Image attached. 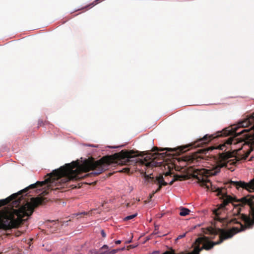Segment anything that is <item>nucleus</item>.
<instances>
[{
	"label": "nucleus",
	"mask_w": 254,
	"mask_h": 254,
	"mask_svg": "<svg viewBox=\"0 0 254 254\" xmlns=\"http://www.w3.org/2000/svg\"><path fill=\"white\" fill-rule=\"evenodd\" d=\"M115 244H116V245H118V244H121V241L120 240H118V241H115Z\"/></svg>",
	"instance_id": "obj_21"
},
{
	"label": "nucleus",
	"mask_w": 254,
	"mask_h": 254,
	"mask_svg": "<svg viewBox=\"0 0 254 254\" xmlns=\"http://www.w3.org/2000/svg\"><path fill=\"white\" fill-rule=\"evenodd\" d=\"M233 157V154L229 151L219 153V160L217 162V165L213 170H210L206 169H193L190 168V171L192 173V177L197 180V183L203 187H205L207 189H210L213 192H216L217 196H221V198L223 200L222 203L218 205V207L213 210V213L215 215L214 219L219 222H223L225 217H221V215L225 211V207L229 203H231L234 206L233 209L234 214H237L239 216L237 218L239 220H241V209L239 207L240 205H248V203H244L242 201V197L240 199L237 200L235 198L228 195L226 192V189L223 188H216L213 186L210 181L207 179V177L210 176L216 175L220 171V169L222 167H228V164L235 165L236 163L235 159H231Z\"/></svg>",
	"instance_id": "obj_2"
},
{
	"label": "nucleus",
	"mask_w": 254,
	"mask_h": 254,
	"mask_svg": "<svg viewBox=\"0 0 254 254\" xmlns=\"http://www.w3.org/2000/svg\"><path fill=\"white\" fill-rule=\"evenodd\" d=\"M47 122H44L43 120H40L38 121V125L39 127L44 126L46 124H47Z\"/></svg>",
	"instance_id": "obj_14"
},
{
	"label": "nucleus",
	"mask_w": 254,
	"mask_h": 254,
	"mask_svg": "<svg viewBox=\"0 0 254 254\" xmlns=\"http://www.w3.org/2000/svg\"><path fill=\"white\" fill-rule=\"evenodd\" d=\"M111 173H109V176H111Z\"/></svg>",
	"instance_id": "obj_25"
},
{
	"label": "nucleus",
	"mask_w": 254,
	"mask_h": 254,
	"mask_svg": "<svg viewBox=\"0 0 254 254\" xmlns=\"http://www.w3.org/2000/svg\"><path fill=\"white\" fill-rule=\"evenodd\" d=\"M155 181L158 182V184L160 185L162 187V186H167L168 184L164 180V178L162 175H160L157 177Z\"/></svg>",
	"instance_id": "obj_7"
},
{
	"label": "nucleus",
	"mask_w": 254,
	"mask_h": 254,
	"mask_svg": "<svg viewBox=\"0 0 254 254\" xmlns=\"http://www.w3.org/2000/svg\"><path fill=\"white\" fill-rule=\"evenodd\" d=\"M87 254H98V252L96 250L93 249L90 250Z\"/></svg>",
	"instance_id": "obj_16"
},
{
	"label": "nucleus",
	"mask_w": 254,
	"mask_h": 254,
	"mask_svg": "<svg viewBox=\"0 0 254 254\" xmlns=\"http://www.w3.org/2000/svg\"><path fill=\"white\" fill-rule=\"evenodd\" d=\"M190 212V210L186 208L182 207L181 208V211L180 212V215L181 216H186L189 214Z\"/></svg>",
	"instance_id": "obj_9"
},
{
	"label": "nucleus",
	"mask_w": 254,
	"mask_h": 254,
	"mask_svg": "<svg viewBox=\"0 0 254 254\" xmlns=\"http://www.w3.org/2000/svg\"><path fill=\"white\" fill-rule=\"evenodd\" d=\"M161 188H162V187L160 185H159L158 188L157 189V190L153 192V194H155V193L159 192L161 190Z\"/></svg>",
	"instance_id": "obj_17"
},
{
	"label": "nucleus",
	"mask_w": 254,
	"mask_h": 254,
	"mask_svg": "<svg viewBox=\"0 0 254 254\" xmlns=\"http://www.w3.org/2000/svg\"><path fill=\"white\" fill-rule=\"evenodd\" d=\"M174 178L176 181H182L188 179L187 175H176L174 176Z\"/></svg>",
	"instance_id": "obj_8"
},
{
	"label": "nucleus",
	"mask_w": 254,
	"mask_h": 254,
	"mask_svg": "<svg viewBox=\"0 0 254 254\" xmlns=\"http://www.w3.org/2000/svg\"><path fill=\"white\" fill-rule=\"evenodd\" d=\"M185 236H186V234H185H185H183V235H179V236L178 237L177 239H182V238H183L185 237Z\"/></svg>",
	"instance_id": "obj_19"
},
{
	"label": "nucleus",
	"mask_w": 254,
	"mask_h": 254,
	"mask_svg": "<svg viewBox=\"0 0 254 254\" xmlns=\"http://www.w3.org/2000/svg\"><path fill=\"white\" fill-rule=\"evenodd\" d=\"M156 156L153 158H149L148 161L147 157L143 160H140L138 158V152L133 150H123L118 153L112 154V166L115 164L120 165H125L127 166H134L137 162H140L141 164L145 165L146 167H152L156 166V163L153 160L157 157L164 158L166 153H155Z\"/></svg>",
	"instance_id": "obj_3"
},
{
	"label": "nucleus",
	"mask_w": 254,
	"mask_h": 254,
	"mask_svg": "<svg viewBox=\"0 0 254 254\" xmlns=\"http://www.w3.org/2000/svg\"><path fill=\"white\" fill-rule=\"evenodd\" d=\"M93 176H96V161L91 157L85 159L78 166L75 162L66 164L48 174L44 181H37L17 193L0 200V229L7 230L18 227L32 215L35 208L45 203L44 198H29L28 193L23 194L30 189L45 186V190L42 194L45 195L49 190L64 188L70 181Z\"/></svg>",
	"instance_id": "obj_1"
},
{
	"label": "nucleus",
	"mask_w": 254,
	"mask_h": 254,
	"mask_svg": "<svg viewBox=\"0 0 254 254\" xmlns=\"http://www.w3.org/2000/svg\"><path fill=\"white\" fill-rule=\"evenodd\" d=\"M108 252V247L107 245H104L99 252V254H106Z\"/></svg>",
	"instance_id": "obj_11"
},
{
	"label": "nucleus",
	"mask_w": 254,
	"mask_h": 254,
	"mask_svg": "<svg viewBox=\"0 0 254 254\" xmlns=\"http://www.w3.org/2000/svg\"><path fill=\"white\" fill-rule=\"evenodd\" d=\"M213 149V148L207 147V148L200 150V152L203 153V154H206V152H208L209 150H212Z\"/></svg>",
	"instance_id": "obj_13"
},
{
	"label": "nucleus",
	"mask_w": 254,
	"mask_h": 254,
	"mask_svg": "<svg viewBox=\"0 0 254 254\" xmlns=\"http://www.w3.org/2000/svg\"><path fill=\"white\" fill-rule=\"evenodd\" d=\"M141 174H142L144 178L146 179V180L148 181H149L150 180L151 181L156 182L155 180H154V177H152L150 176L151 174L147 175L145 172H142Z\"/></svg>",
	"instance_id": "obj_10"
},
{
	"label": "nucleus",
	"mask_w": 254,
	"mask_h": 254,
	"mask_svg": "<svg viewBox=\"0 0 254 254\" xmlns=\"http://www.w3.org/2000/svg\"><path fill=\"white\" fill-rule=\"evenodd\" d=\"M190 145H186L184 146L178 147L177 148H159L157 147H154L153 148V151H177L176 153H181L185 152L188 149H187Z\"/></svg>",
	"instance_id": "obj_5"
},
{
	"label": "nucleus",
	"mask_w": 254,
	"mask_h": 254,
	"mask_svg": "<svg viewBox=\"0 0 254 254\" xmlns=\"http://www.w3.org/2000/svg\"><path fill=\"white\" fill-rule=\"evenodd\" d=\"M135 168H129L128 167H125L123 168V169L118 171V172H121V173H124L127 174H131L135 171Z\"/></svg>",
	"instance_id": "obj_6"
},
{
	"label": "nucleus",
	"mask_w": 254,
	"mask_h": 254,
	"mask_svg": "<svg viewBox=\"0 0 254 254\" xmlns=\"http://www.w3.org/2000/svg\"><path fill=\"white\" fill-rule=\"evenodd\" d=\"M170 172H167V173L165 174V176H167L170 175Z\"/></svg>",
	"instance_id": "obj_23"
},
{
	"label": "nucleus",
	"mask_w": 254,
	"mask_h": 254,
	"mask_svg": "<svg viewBox=\"0 0 254 254\" xmlns=\"http://www.w3.org/2000/svg\"><path fill=\"white\" fill-rule=\"evenodd\" d=\"M124 249H125V248L123 247L121 249H112V254H116L118 251H123V250H124Z\"/></svg>",
	"instance_id": "obj_15"
},
{
	"label": "nucleus",
	"mask_w": 254,
	"mask_h": 254,
	"mask_svg": "<svg viewBox=\"0 0 254 254\" xmlns=\"http://www.w3.org/2000/svg\"><path fill=\"white\" fill-rule=\"evenodd\" d=\"M136 216H137V213H135V214H132V215H129V216H127V217H126L124 219V220L125 221H127V220H130V219H132L134 218Z\"/></svg>",
	"instance_id": "obj_12"
},
{
	"label": "nucleus",
	"mask_w": 254,
	"mask_h": 254,
	"mask_svg": "<svg viewBox=\"0 0 254 254\" xmlns=\"http://www.w3.org/2000/svg\"><path fill=\"white\" fill-rule=\"evenodd\" d=\"M176 181V180H175V179L174 178L169 183V185H173V183Z\"/></svg>",
	"instance_id": "obj_20"
},
{
	"label": "nucleus",
	"mask_w": 254,
	"mask_h": 254,
	"mask_svg": "<svg viewBox=\"0 0 254 254\" xmlns=\"http://www.w3.org/2000/svg\"><path fill=\"white\" fill-rule=\"evenodd\" d=\"M101 233L102 236L103 238L106 237V235L105 231L103 230H101Z\"/></svg>",
	"instance_id": "obj_18"
},
{
	"label": "nucleus",
	"mask_w": 254,
	"mask_h": 254,
	"mask_svg": "<svg viewBox=\"0 0 254 254\" xmlns=\"http://www.w3.org/2000/svg\"><path fill=\"white\" fill-rule=\"evenodd\" d=\"M154 194H153V192L152 193V194H150V196H149V197H150V199H151L153 196L154 195Z\"/></svg>",
	"instance_id": "obj_22"
},
{
	"label": "nucleus",
	"mask_w": 254,
	"mask_h": 254,
	"mask_svg": "<svg viewBox=\"0 0 254 254\" xmlns=\"http://www.w3.org/2000/svg\"><path fill=\"white\" fill-rule=\"evenodd\" d=\"M242 201L244 203H248L250 207V215L243 216V219L249 227L254 225V195H248L243 197Z\"/></svg>",
	"instance_id": "obj_4"
},
{
	"label": "nucleus",
	"mask_w": 254,
	"mask_h": 254,
	"mask_svg": "<svg viewBox=\"0 0 254 254\" xmlns=\"http://www.w3.org/2000/svg\"><path fill=\"white\" fill-rule=\"evenodd\" d=\"M112 148H117V147H116V146H112Z\"/></svg>",
	"instance_id": "obj_24"
}]
</instances>
